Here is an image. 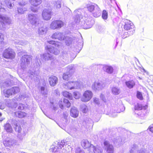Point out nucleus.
<instances>
[{"mask_svg": "<svg viewBox=\"0 0 153 153\" xmlns=\"http://www.w3.org/2000/svg\"><path fill=\"white\" fill-rule=\"evenodd\" d=\"M0 28H5L6 25H9L11 23V20L10 18L7 16L0 15Z\"/></svg>", "mask_w": 153, "mask_h": 153, "instance_id": "0eeeda50", "label": "nucleus"}, {"mask_svg": "<svg viewBox=\"0 0 153 153\" xmlns=\"http://www.w3.org/2000/svg\"><path fill=\"white\" fill-rule=\"evenodd\" d=\"M125 25H124V28L125 30H129L128 32H125L124 35L126 36L124 38L127 37L129 35H132L134 32L135 28L132 22L128 20H125Z\"/></svg>", "mask_w": 153, "mask_h": 153, "instance_id": "39448f33", "label": "nucleus"}, {"mask_svg": "<svg viewBox=\"0 0 153 153\" xmlns=\"http://www.w3.org/2000/svg\"><path fill=\"white\" fill-rule=\"evenodd\" d=\"M137 153H149L148 152H145L143 149H141L138 151Z\"/></svg>", "mask_w": 153, "mask_h": 153, "instance_id": "338daca9", "label": "nucleus"}, {"mask_svg": "<svg viewBox=\"0 0 153 153\" xmlns=\"http://www.w3.org/2000/svg\"><path fill=\"white\" fill-rule=\"evenodd\" d=\"M62 0H58L53 3V7L54 8L59 9L61 7Z\"/></svg>", "mask_w": 153, "mask_h": 153, "instance_id": "c9c22d12", "label": "nucleus"}, {"mask_svg": "<svg viewBox=\"0 0 153 153\" xmlns=\"http://www.w3.org/2000/svg\"><path fill=\"white\" fill-rule=\"evenodd\" d=\"M94 23V21L91 16L82 18L79 24L84 29H88L91 28Z\"/></svg>", "mask_w": 153, "mask_h": 153, "instance_id": "20e7f679", "label": "nucleus"}, {"mask_svg": "<svg viewBox=\"0 0 153 153\" xmlns=\"http://www.w3.org/2000/svg\"><path fill=\"white\" fill-rule=\"evenodd\" d=\"M41 93L44 95H45L47 94V91L45 88L44 87H41Z\"/></svg>", "mask_w": 153, "mask_h": 153, "instance_id": "864d4df0", "label": "nucleus"}, {"mask_svg": "<svg viewBox=\"0 0 153 153\" xmlns=\"http://www.w3.org/2000/svg\"><path fill=\"white\" fill-rule=\"evenodd\" d=\"M52 12L51 10L44 9L42 12V16L43 19L46 20H48L51 18Z\"/></svg>", "mask_w": 153, "mask_h": 153, "instance_id": "6ab92c4d", "label": "nucleus"}, {"mask_svg": "<svg viewBox=\"0 0 153 153\" xmlns=\"http://www.w3.org/2000/svg\"><path fill=\"white\" fill-rule=\"evenodd\" d=\"M99 29L100 32H102L104 31V29L103 27L101 26H99Z\"/></svg>", "mask_w": 153, "mask_h": 153, "instance_id": "774afa93", "label": "nucleus"}, {"mask_svg": "<svg viewBox=\"0 0 153 153\" xmlns=\"http://www.w3.org/2000/svg\"><path fill=\"white\" fill-rule=\"evenodd\" d=\"M0 11L1 12H4L6 11V10L4 7V5L2 3V1H0Z\"/></svg>", "mask_w": 153, "mask_h": 153, "instance_id": "13d9d810", "label": "nucleus"}, {"mask_svg": "<svg viewBox=\"0 0 153 153\" xmlns=\"http://www.w3.org/2000/svg\"><path fill=\"white\" fill-rule=\"evenodd\" d=\"M62 101H59V106L60 108L62 109H63V105L62 104Z\"/></svg>", "mask_w": 153, "mask_h": 153, "instance_id": "69168bd1", "label": "nucleus"}, {"mask_svg": "<svg viewBox=\"0 0 153 153\" xmlns=\"http://www.w3.org/2000/svg\"><path fill=\"white\" fill-rule=\"evenodd\" d=\"M25 105L22 104H20L18 106V108L19 110H23L25 107Z\"/></svg>", "mask_w": 153, "mask_h": 153, "instance_id": "052dcab7", "label": "nucleus"}, {"mask_svg": "<svg viewBox=\"0 0 153 153\" xmlns=\"http://www.w3.org/2000/svg\"><path fill=\"white\" fill-rule=\"evenodd\" d=\"M63 96L69 100H72L73 97L71 94L68 91H64L62 92Z\"/></svg>", "mask_w": 153, "mask_h": 153, "instance_id": "a19ab883", "label": "nucleus"}, {"mask_svg": "<svg viewBox=\"0 0 153 153\" xmlns=\"http://www.w3.org/2000/svg\"><path fill=\"white\" fill-rule=\"evenodd\" d=\"M48 81L50 85L52 86H54L56 85L58 80L56 76H52L49 78Z\"/></svg>", "mask_w": 153, "mask_h": 153, "instance_id": "393cba45", "label": "nucleus"}, {"mask_svg": "<svg viewBox=\"0 0 153 153\" xmlns=\"http://www.w3.org/2000/svg\"><path fill=\"white\" fill-rule=\"evenodd\" d=\"M47 28L45 26H43L39 28L38 30V32L40 35H43L45 34L47 31Z\"/></svg>", "mask_w": 153, "mask_h": 153, "instance_id": "c756f323", "label": "nucleus"}, {"mask_svg": "<svg viewBox=\"0 0 153 153\" xmlns=\"http://www.w3.org/2000/svg\"><path fill=\"white\" fill-rule=\"evenodd\" d=\"M73 66L72 65H69L66 68L67 72L63 74V79L66 80L70 78V77L72 75L71 72L73 71Z\"/></svg>", "mask_w": 153, "mask_h": 153, "instance_id": "a211bd4d", "label": "nucleus"}, {"mask_svg": "<svg viewBox=\"0 0 153 153\" xmlns=\"http://www.w3.org/2000/svg\"><path fill=\"white\" fill-rule=\"evenodd\" d=\"M120 107L121 108L120 110L118 109L115 111V112L116 113H120L121 111H123L125 110V107L123 105H121L120 106Z\"/></svg>", "mask_w": 153, "mask_h": 153, "instance_id": "bf43d9fd", "label": "nucleus"}, {"mask_svg": "<svg viewBox=\"0 0 153 153\" xmlns=\"http://www.w3.org/2000/svg\"><path fill=\"white\" fill-rule=\"evenodd\" d=\"M104 147L108 153H113L114 148L112 145L110 144L109 142L105 140L104 142Z\"/></svg>", "mask_w": 153, "mask_h": 153, "instance_id": "412c9836", "label": "nucleus"}, {"mask_svg": "<svg viewBox=\"0 0 153 153\" xmlns=\"http://www.w3.org/2000/svg\"><path fill=\"white\" fill-rule=\"evenodd\" d=\"M65 143V142L62 140L60 142L56 141L54 142L53 146L50 149L51 151L55 153H66V151L64 146Z\"/></svg>", "mask_w": 153, "mask_h": 153, "instance_id": "7ed1b4c3", "label": "nucleus"}, {"mask_svg": "<svg viewBox=\"0 0 153 153\" xmlns=\"http://www.w3.org/2000/svg\"><path fill=\"white\" fill-rule=\"evenodd\" d=\"M93 94L91 91L87 90L85 91L81 98V100L83 102H87L92 98Z\"/></svg>", "mask_w": 153, "mask_h": 153, "instance_id": "6e6552de", "label": "nucleus"}, {"mask_svg": "<svg viewBox=\"0 0 153 153\" xmlns=\"http://www.w3.org/2000/svg\"><path fill=\"white\" fill-rule=\"evenodd\" d=\"M28 19L32 25L36 26L38 22V15L36 14H29L28 15Z\"/></svg>", "mask_w": 153, "mask_h": 153, "instance_id": "f8f14e48", "label": "nucleus"}, {"mask_svg": "<svg viewBox=\"0 0 153 153\" xmlns=\"http://www.w3.org/2000/svg\"><path fill=\"white\" fill-rule=\"evenodd\" d=\"M113 143L116 146H119L122 143V139L120 138L118 139L115 138L113 140Z\"/></svg>", "mask_w": 153, "mask_h": 153, "instance_id": "37998d69", "label": "nucleus"}, {"mask_svg": "<svg viewBox=\"0 0 153 153\" xmlns=\"http://www.w3.org/2000/svg\"><path fill=\"white\" fill-rule=\"evenodd\" d=\"M51 37L53 39L62 41L65 39V36L62 33L56 32L53 34Z\"/></svg>", "mask_w": 153, "mask_h": 153, "instance_id": "4be33fe9", "label": "nucleus"}, {"mask_svg": "<svg viewBox=\"0 0 153 153\" xmlns=\"http://www.w3.org/2000/svg\"><path fill=\"white\" fill-rule=\"evenodd\" d=\"M31 59V56L28 55H24L21 59L20 66L22 69L24 70L28 66Z\"/></svg>", "mask_w": 153, "mask_h": 153, "instance_id": "423d86ee", "label": "nucleus"}, {"mask_svg": "<svg viewBox=\"0 0 153 153\" xmlns=\"http://www.w3.org/2000/svg\"><path fill=\"white\" fill-rule=\"evenodd\" d=\"M48 42L51 44L52 45L47 46L46 48L48 53H44L42 54H40V55H38L36 56V65H35L34 67L35 68H37L38 70L39 68L40 65L41 64L40 60L39 59V57H40L42 60H48L52 59L53 54L57 55L59 53V51L56 47H59L61 45V43L57 42L51 40L48 41Z\"/></svg>", "mask_w": 153, "mask_h": 153, "instance_id": "f257e3e1", "label": "nucleus"}, {"mask_svg": "<svg viewBox=\"0 0 153 153\" xmlns=\"http://www.w3.org/2000/svg\"><path fill=\"white\" fill-rule=\"evenodd\" d=\"M100 97L102 100L104 102H106V99L105 98L104 96V95L102 94H101L100 95Z\"/></svg>", "mask_w": 153, "mask_h": 153, "instance_id": "0e129e2a", "label": "nucleus"}, {"mask_svg": "<svg viewBox=\"0 0 153 153\" xmlns=\"http://www.w3.org/2000/svg\"><path fill=\"white\" fill-rule=\"evenodd\" d=\"M3 143L5 146L10 147L12 146L16 145V141L13 138L7 137L4 139Z\"/></svg>", "mask_w": 153, "mask_h": 153, "instance_id": "9b49d317", "label": "nucleus"}, {"mask_svg": "<svg viewBox=\"0 0 153 153\" xmlns=\"http://www.w3.org/2000/svg\"><path fill=\"white\" fill-rule=\"evenodd\" d=\"M137 98L140 100H143V97L142 96V93L139 91H137Z\"/></svg>", "mask_w": 153, "mask_h": 153, "instance_id": "3c124183", "label": "nucleus"}, {"mask_svg": "<svg viewBox=\"0 0 153 153\" xmlns=\"http://www.w3.org/2000/svg\"><path fill=\"white\" fill-rule=\"evenodd\" d=\"M104 87L103 83L99 81H95L92 84V88L93 90L96 92L102 90Z\"/></svg>", "mask_w": 153, "mask_h": 153, "instance_id": "f3484780", "label": "nucleus"}, {"mask_svg": "<svg viewBox=\"0 0 153 153\" xmlns=\"http://www.w3.org/2000/svg\"><path fill=\"white\" fill-rule=\"evenodd\" d=\"M15 54V52L12 48H8L4 50L3 56L6 59H13L14 58Z\"/></svg>", "mask_w": 153, "mask_h": 153, "instance_id": "1a4fd4ad", "label": "nucleus"}, {"mask_svg": "<svg viewBox=\"0 0 153 153\" xmlns=\"http://www.w3.org/2000/svg\"><path fill=\"white\" fill-rule=\"evenodd\" d=\"M15 130L18 133V137L20 140H22L23 136H24V134L21 135L20 132L22 130V128L20 126L18 125L17 123H16L15 124V127H14Z\"/></svg>", "mask_w": 153, "mask_h": 153, "instance_id": "b1692460", "label": "nucleus"}, {"mask_svg": "<svg viewBox=\"0 0 153 153\" xmlns=\"http://www.w3.org/2000/svg\"><path fill=\"white\" fill-rule=\"evenodd\" d=\"M103 70L109 74H111L113 71L112 67L108 65H105L103 67Z\"/></svg>", "mask_w": 153, "mask_h": 153, "instance_id": "72a5a7b5", "label": "nucleus"}, {"mask_svg": "<svg viewBox=\"0 0 153 153\" xmlns=\"http://www.w3.org/2000/svg\"><path fill=\"white\" fill-rule=\"evenodd\" d=\"M76 56L75 53H74L71 54L70 53V51H63L62 53V54L61 56V60H62V62H60V63H59L58 62L55 61V65L56 67H63L64 66L65 64H68L69 63V60L70 57L74 59Z\"/></svg>", "mask_w": 153, "mask_h": 153, "instance_id": "f03ea898", "label": "nucleus"}, {"mask_svg": "<svg viewBox=\"0 0 153 153\" xmlns=\"http://www.w3.org/2000/svg\"><path fill=\"white\" fill-rule=\"evenodd\" d=\"M31 4L35 7H36L41 3V0H30Z\"/></svg>", "mask_w": 153, "mask_h": 153, "instance_id": "e433bc0d", "label": "nucleus"}, {"mask_svg": "<svg viewBox=\"0 0 153 153\" xmlns=\"http://www.w3.org/2000/svg\"><path fill=\"white\" fill-rule=\"evenodd\" d=\"M98 6L96 4L93 3L92 4H88L87 5V8L88 10L90 12L92 13V12L96 9Z\"/></svg>", "mask_w": 153, "mask_h": 153, "instance_id": "c85d7f7f", "label": "nucleus"}, {"mask_svg": "<svg viewBox=\"0 0 153 153\" xmlns=\"http://www.w3.org/2000/svg\"><path fill=\"white\" fill-rule=\"evenodd\" d=\"M4 129L7 132H11L13 131L12 127L9 123H7L4 125Z\"/></svg>", "mask_w": 153, "mask_h": 153, "instance_id": "f704fd0d", "label": "nucleus"}, {"mask_svg": "<svg viewBox=\"0 0 153 153\" xmlns=\"http://www.w3.org/2000/svg\"><path fill=\"white\" fill-rule=\"evenodd\" d=\"M63 102L65 104V105L68 108L70 106L71 104L68 100L66 99H64Z\"/></svg>", "mask_w": 153, "mask_h": 153, "instance_id": "5fc2aeb1", "label": "nucleus"}, {"mask_svg": "<svg viewBox=\"0 0 153 153\" xmlns=\"http://www.w3.org/2000/svg\"><path fill=\"white\" fill-rule=\"evenodd\" d=\"M79 114V111L75 107L71 108L70 110V115L71 116L74 118L77 117Z\"/></svg>", "mask_w": 153, "mask_h": 153, "instance_id": "a878e982", "label": "nucleus"}, {"mask_svg": "<svg viewBox=\"0 0 153 153\" xmlns=\"http://www.w3.org/2000/svg\"><path fill=\"white\" fill-rule=\"evenodd\" d=\"M19 91V87H15L12 88L7 90L6 91H3L4 96L6 97H8L18 92Z\"/></svg>", "mask_w": 153, "mask_h": 153, "instance_id": "ddd939ff", "label": "nucleus"}, {"mask_svg": "<svg viewBox=\"0 0 153 153\" xmlns=\"http://www.w3.org/2000/svg\"><path fill=\"white\" fill-rule=\"evenodd\" d=\"M91 150H92L94 153H101L102 151L101 148L98 146H93V147L91 148Z\"/></svg>", "mask_w": 153, "mask_h": 153, "instance_id": "7c9ffc66", "label": "nucleus"}, {"mask_svg": "<svg viewBox=\"0 0 153 153\" xmlns=\"http://www.w3.org/2000/svg\"><path fill=\"white\" fill-rule=\"evenodd\" d=\"M83 44V42L81 40H80L77 44V45L76 48H78L79 51L80 50L82 47Z\"/></svg>", "mask_w": 153, "mask_h": 153, "instance_id": "09e8293b", "label": "nucleus"}, {"mask_svg": "<svg viewBox=\"0 0 153 153\" xmlns=\"http://www.w3.org/2000/svg\"><path fill=\"white\" fill-rule=\"evenodd\" d=\"M108 12L105 10H103L102 11V17L104 19H106L108 18Z\"/></svg>", "mask_w": 153, "mask_h": 153, "instance_id": "8fccbe9b", "label": "nucleus"}, {"mask_svg": "<svg viewBox=\"0 0 153 153\" xmlns=\"http://www.w3.org/2000/svg\"><path fill=\"white\" fill-rule=\"evenodd\" d=\"M76 153H84V151L81 150L79 148H78L76 149Z\"/></svg>", "mask_w": 153, "mask_h": 153, "instance_id": "680f3d73", "label": "nucleus"}, {"mask_svg": "<svg viewBox=\"0 0 153 153\" xmlns=\"http://www.w3.org/2000/svg\"><path fill=\"white\" fill-rule=\"evenodd\" d=\"M65 42L67 45H70L72 44L73 39L71 38L68 36L65 37Z\"/></svg>", "mask_w": 153, "mask_h": 153, "instance_id": "58836bf2", "label": "nucleus"}, {"mask_svg": "<svg viewBox=\"0 0 153 153\" xmlns=\"http://www.w3.org/2000/svg\"><path fill=\"white\" fill-rule=\"evenodd\" d=\"M26 10L24 8H23V7H19L17 8V11L20 14H23L24 13V12L26 11Z\"/></svg>", "mask_w": 153, "mask_h": 153, "instance_id": "de8ad7c7", "label": "nucleus"}, {"mask_svg": "<svg viewBox=\"0 0 153 153\" xmlns=\"http://www.w3.org/2000/svg\"><path fill=\"white\" fill-rule=\"evenodd\" d=\"M80 87V83L78 81L69 82L67 83L65 86V88L70 90L77 89Z\"/></svg>", "mask_w": 153, "mask_h": 153, "instance_id": "9d476101", "label": "nucleus"}, {"mask_svg": "<svg viewBox=\"0 0 153 153\" xmlns=\"http://www.w3.org/2000/svg\"><path fill=\"white\" fill-rule=\"evenodd\" d=\"M0 39L1 41H0V49H3L6 44L5 43L2 41L3 40V34L0 33Z\"/></svg>", "mask_w": 153, "mask_h": 153, "instance_id": "4c0bfd02", "label": "nucleus"}, {"mask_svg": "<svg viewBox=\"0 0 153 153\" xmlns=\"http://www.w3.org/2000/svg\"><path fill=\"white\" fill-rule=\"evenodd\" d=\"M81 145L84 149L89 148L91 150V148L93 147V145L91 144L87 140H82L81 142Z\"/></svg>", "mask_w": 153, "mask_h": 153, "instance_id": "5701e85b", "label": "nucleus"}, {"mask_svg": "<svg viewBox=\"0 0 153 153\" xmlns=\"http://www.w3.org/2000/svg\"><path fill=\"white\" fill-rule=\"evenodd\" d=\"M81 109L82 111L84 113H86L88 111L87 106L85 105H82L81 107Z\"/></svg>", "mask_w": 153, "mask_h": 153, "instance_id": "6e6d98bb", "label": "nucleus"}, {"mask_svg": "<svg viewBox=\"0 0 153 153\" xmlns=\"http://www.w3.org/2000/svg\"><path fill=\"white\" fill-rule=\"evenodd\" d=\"M62 141L65 142L64 146L67 152L71 151L73 147L75 146V143L73 140L68 141L66 140H64Z\"/></svg>", "mask_w": 153, "mask_h": 153, "instance_id": "2eb2a0df", "label": "nucleus"}, {"mask_svg": "<svg viewBox=\"0 0 153 153\" xmlns=\"http://www.w3.org/2000/svg\"><path fill=\"white\" fill-rule=\"evenodd\" d=\"M5 2L6 6L10 9H11L12 7L14 5V4L11 2L9 0H5Z\"/></svg>", "mask_w": 153, "mask_h": 153, "instance_id": "a18cd8bd", "label": "nucleus"}, {"mask_svg": "<svg viewBox=\"0 0 153 153\" xmlns=\"http://www.w3.org/2000/svg\"><path fill=\"white\" fill-rule=\"evenodd\" d=\"M28 75L29 77H30L32 79H33L34 80L37 81L39 78L38 71H32L31 70H30L28 72Z\"/></svg>", "mask_w": 153, "mask_h": 153, "instance_id": "aec40b11", "label": "nucleus"}, {"mask_svg": "<svg viewBox=\"0 0 153 153\" xmlns=\"http://www.w3.org/2000/svg\"><path fill=\"white\" fill-rule=\"evenodd\" d=\"M111 90L113 93L115 95H118L120 93V90L117 87H113L112 88Z\"/></svg>", "mask_w": 153, "mask_h": 153, "instance_id": "ea45409f", "label": "nucleus"}, {"mask_svg": "<svg viewBox=\"0 0 153 153\" xmlns=\"http://www.w3.org/2000/svg\"><path fill=\"white\" fill-rule=\"evenodd\" d=\"M82 10L81 9L76 10L74 11L75 15V21L76 23H79L81 20L82 18H84L82 15Z\"/></svg>", "mask_w": 153, "mask_h": 153, "instance_id": "dca6fc26", "label": "nucleus"}, {"mask_svg": "<svg viewBox=\"0 0 153 153\" xmlns=\"http://www.w3.org/2000/svg\"><path fill=\"white\" fill-rule=\"evenodd\" d=\"M26 113L23 111H16L15 112V115L19 118H22L26 116Z\"/></svg>", "mask_w": 153, "mask_h": 153, "instance_id": "473e14b6", "label": "nucleus"}, {"mask_svg": "<svg viewBox=\"0 0 153 153\" xmlns=\"http://www.w3.org/2000/svg\"><path fill=\"white\" fill-rule=\"evenodd\" d=\"M94 101L95 104L97 105H99L100 104L98 98H95L94 99Z\"/></svg>", "mask_w": 153, "mask_h": 153, "instance_id": "e2e57ef3", "label": "nucleus"}, {"mask_svg": "<svg viewBox=\"0 0 153 153\" xmlns=\"http://www.w3.org/2000/svg\"><path fill=\"white\" fill-rule=\"evenodd\" d=\"M84 122L86 124L88 125L92 124V121L91 119L86 117L84 120Z\"/></svg>", "mask_w": 153, "mask_h": 153, "instance_id": "603ef678", "label": "nucleus"}, {"mask_svg": "<svg viewBox=\"0 0 153 153\" xmlns=\"http://www.w3.org/2000/svg\"><path fill=\"white\" fill-rule=\"evenodd\" d=\"M92 13L94 17H98L101 15V11L99 6H98L94 10Z\"/></svg>", "mask_w": 153, "mask_h": 153, "instance_id": "bb28decb", "label": "nucleus"}, {"mask_svg": "<svg viewBox=\"0 0 153 153\" xmlns=\"http://www.w3.org/2000/svg\"><path fill=\"white\" fill-rule=\"evenodd\" d=\"M66 132L74 137H75L77 136V131L75 128H72L68 130Z\"/></svg>", "mask_w": 153, "mask_h": 153, "instance_id": "cd10ccee", "label": "nucleus"}, {"mask_svg": "<svg viewBox=\"0 0 153 153\" xmlns=\"http://www.w3.org/2000/svg\"><path fill=\"white\" fill-rule=\"evenodd\" d=\"M64 25L63 22L61 20H57L53 21L50 25L51 29L55 30L61 28Z\"/></svg>", "mask_w": 153, "mask_h": 153, "instance_id": "4468645a", "label": "nucleus"}, {"mask_svg": "<svg viewBox=\"0 0 153 153\" xmlns=\"http://www.w3.org/2000/svg\"><path fill=\"white\" fill-rule=\"evenodd\" d=\"M14 43L15 44H19L20 45H27L28 44V42L26 41H18L16 40L14 42Z\"/></svg>", "mask_w": 153, "mask_h": 153, "instance_id": "49530a36", "label": "nucleus"}, {"mask_svg": "<svg viewBox=\"0 0 153 153\" xmlns=\"http://www.w3.org/2000/svg\"><path fill=\"white\" fill-rule=\"evenodd\" d=\"M74 96L76 99H78L80 97L81 95L78 92H75L74 93Z\"/></svg>", "mask_w": 153, "mask_h": 153, "instance_id": "4d7b16f0", "label": "nucleus"}, {"mask_svg": "<svg viewBox=\"0 0 153 153\" xmlns=\"http://www.w3.org/2000/svg\"><path fill=\"white\" fill-rule=\"evenodd\" d=\"M143 108L142 107L141 105L137 104L135 105L134 106V109L135 110V112H138L141 110H142Z\"/></svg>", "mask_w": 153, "mask_h": 153, "instance_id": "c03bdc74", "label": "nucleus"}, {"mask_svg": "<svg viewBox=\"0 0 153 153\" xmlns=\"http://www.w3.org/2000/svg\"><path fill=\"white\" fill-rule=\"evenodd\" d=\"M146 110L144 109H143L138 112H135V114H137L138 116L143 117L145 115Z\"/></svg>", "mask_w": 153, "mask_h": 153, "instance_id": "79ce46f5", "label": "nucleus"}, {"mask_svg": "<svg viewBox=\"0 0 153 153\" xmlns=\"http://www.w3.org/2000/svg\"><path fill=\"white\" fill-rule=\"evenodd\" d=\"M125 84L126 86L130 89L132 88L135 85L134 81L133 80L126 81Z\"/></svg>", "mask_w": 153, "mask_h": 153, "instance_id": "2f4dec72", "label": "nucleus"}]
</instances>
